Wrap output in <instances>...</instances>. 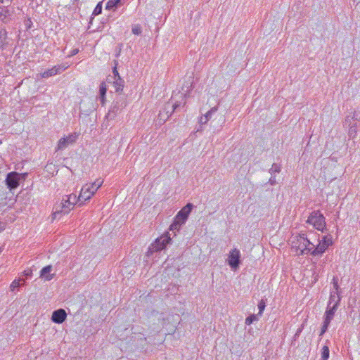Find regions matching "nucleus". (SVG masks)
<instances>
[{
	"instance_id": "nucleus-5",
	"label": "nucleus",
	"mask_w": 360,
	"mask_h": 360,
	"mask_svg": "<svg viewBox=\"0 0 360 360\" xmlns=\"http://www.w3.org/2000/svg\"><path fill=\"white\" fill-rule=\"evenodd\" d=\"M127 98L124 96H120L117 98L116 101H114L108 111V116L112 119L116 117L127 105Z\"/></svg>"
},
{
	"instance_id": "nucleus-6",
	"label": "nucleus",
	"mask_w": 360,
	"mask_h": 360,
	"mask_svg": "<svg viewBox=\"0 0 360 360\" xmlns=\"http://www.w3.org/2000/svg\"><path fill=\"white\" fill-rule=\"evenodd\" d=\"M79 134L76 132L68 134L67 136L60 138L56 147V151L63 150L69 146L74 144L77 140Z\"/></svg>"
},
{
	"instance_id": "nucleus-11",
	"label": "nucleus",
	"mask_w": 360,
	"mask_h": 360,
	"mask_svg": "<svg viewBox=\"0 0 360 360\" xmlns=\"http://www.w3.org/2000/svg\"><path fill=\"white\" fill-rule=\"evenodd\" d=\"M193 206L191 203H188L177 213L174 219L184 224L193 209Z\"/></svg>"
},
{
	"instance_id": "nucleus-13",
	"label": "nucleus",
	"mask_w": 360,
	"mask_h": 360,
	"mask_svg": "<svg viewBox=\"0 0 360 360\" xmlns=\"http://www.w3.org/2000/svg\"><path fill=\"white\" fill-rule=\"evenodd\" d=\"M67 318V313L63 309L55 310L52 313L51 320L56 323H62Z\"/></svg>"
},
{
	"instance_id": "nucleus-30",
	"label": "nucleus",
	"mask_w": 360,
	"mask_h": 360,
	"mask_svg": "<svg viewBox=\"0 0 360 360\" xmlns=\"http://www.w3.org/2000/svg\"><path fill=\"white\" fill-rule=\"evenodd\" d=\"M101 11H102V4L100 2L96 5V8H94L93 14L95 15H99L100 13H101Z\"/></svg>"
},
{
	"instance_id": "nucleus-28",
	"label": "nucleus",
	"mask_w": 360,
	"mask_h": 360,
	"mask_svg": "<svg viewBox=\"0 0 360 360\" xmlns=\"http://www.w3.org/2000/svg\"><path fill=\"white\" fill-rule=\"evenodd\" d=\"M103 181L101 179H96L94 183L90 184L94 191H97L98 189L102 186Z\"/></svg>"
},
{
	"instance_id": "nucleus-42",
	"label": "nucleus",
	"mask_w": 360,
	"mask_h": 360,
	"mask_svg": "<svg viewBox=\"0 0 360 360\" xmlns=\"http://www.w3.org/2000/svg\"><path fill=\"white\" fill-rule=\"evenodd\" d=\"M1 143V141L0 140V144Z\"/></svg>"
},
{
	"instance_id": "nucleus-39",
	"label": "nucleus",
	"mask_w": 360,
	"mask_h": 360,
	"mask_svg": "<svg viewBox=\"0 0 360 360\" xmlns=\"http://www.w3.org/2000/svg\"><path fill=\"white\" fill-rule=\"evenodd\" d=\"M269 181H270L271 184H272V185L275 184V179H274L271 178L269 179Z\"/></svg>"
},
{
	"instance_id": "nucleus-17",
	"label": "nucleus",
	"mask_w": 360,
	"mask_h": 360,
	"mask_svg": "<svg viewBox=\"0 0 360 360\" xmlns=\"http://www.w3.org/2000/svg\"><path fill=\"white\" fill-rule=\"evenodd\" d=\"M348 137L349 139L354 140L358 134V125L356 123H354L352 126L348 127Z\"/></svg>"
},
{
	"instance_id": "nucleus-26",
	"label": "nucleus",
	"mask_w": 360,
	"mask_h": 360,
	"mask_svg": "<svg viewBox=\"0 0 360 360\" xmlns=\"http://www.w3.org/2000/svg\"><path fill=\"white\" fill-rule=\"evenodd\" d=\"M119 3V0H109L106 4L105 8L108 10L112 9L114 7H116Z\"/></svg>"
},
{
	"instance_id": "nucleus-8",
	"label": "nucleus",
	"mask_w": 360,
	"mask_h": 360,
	"mask_svg": "<svg viewBox=\"0 0 360 360\" xmlns=\"http://www.w3.org/2000/svg\"><path fill=\"white\" fill-rule=\"evenodd\" d=\"M240 252L237 248H234L229 252L228 257V264L232 269H236L240 264Z\"/></svg>"
},
{
	"instance_id": "nucleus-22",
	"label": "nucleus",
	"mask_w": 360,
	"mask_h": 360,
	"mask_svg": "<svg viewBox=\"0 0 360 360\" xmlns=\"http://www.w3.org/2000/svg\"><path fill=\"white\" fill-rule=\"evenodd\" d=\"M7 34L5 30H0V48L6 44Z\"/></svg>"
},
{
	"instance_id": "nucleus-24",
	"label": "nucleus",
	"mask_w": 360,
	"mask_h": 360,
	"mask_svg": "<svg viewBox=\"0 0 360 360\" xmlns=\"http://www.w3.org/2000/svg\"><path fill=\"white\" fill-rule=\"evenodd\" d=\"M338 296L340 297L338 292L331 291L328 306H331L332 304H335Z\"/></svg>"
},
{
	"instance_id": "nucleus-3",
	"label": "nucleus",
	"mask_w": 360,
	"mask_h": 360,
	"mask_svg": "<svg viewBox=\"0 0 360 360\" xmlns=\"http://www.w3.org/2000/svg\"><path fill=\"white\" fill-rule=\"evenodd\" d=\"M307 223L311 224L316 229L322 232H323L326 226L325 217L319 210L314 211L310 214Z\"/></svg>"
},
{
	"instance_id": "nucleus-41",
	"label": "nucleus",
	"mask_w": 360,
	"mask_h": 360,
	"mask_svg": "<svg viewBox=\"0 0 360 360\" xmlns=\"http://www.w3.org/2000/svg\"><path fill=\"white\" fill-rule=\"evenodd\" d=\"M109 80H110V78H109V77H108V78H107V81H108V82H110Z\"/></svg>"
},
{
	"instance_id": "nucleus-36",
	"label": "nucleus",
	"mask_w": 360,
	"mask_h": 360,
	"mask_svg": "<svg viewBox=\"0 0 360 360\" xmlns=\"http://www.w3.org/2000/svg\"><path fill=\"white\" fill-rule=\"evenodd\" d=\"M13 0H0V4H2L4 6H8L11 4Z\"/></svg>"
},
{
	"instance_id": "nucleus-31",
	"label": "nucleus",
	"mask_w": 360,
	"mask_h": 360,
	"mask_svg": "<svg viewBox=\"0 0 360 360\" xmlns=\"http://www.w3.org/2000/svg\"><path fill=\"white\" fill-rule=\"evenodd\" d=\"M141 27L139 25H135L134 27H133L132 28V33L136 34V35H139L141 34Z\"/></svg>"
},
{
	"instance_id": "nucleus-35",
	"label": "nucleus",
	"mask_w": 360,
	"mask_h": 360,
	"mask_svg": "<svg viewBox=\"0 0 360 360\" xmlns=\"http://www.w3.org/2000/svg\"><path fill=\"white\" fill-rule=\"evenodd\" d=\"M23 274L25 276L27 277H30L32 276V269H26L23 271Z\"/></svg>"
},
{
	"instance_id": "nucleus-34",
	"label": "nucleus",
	"mask_w": 360,
	"mask_h": 360,
	"mask_svg": "<svg viewBox=\"0 0 360 360\" xmlns=\"http://www.w3.org/2000/svg\"><path fill=\"white\" fill-rule=\"evenodd\" d=\"M333 288H334V290H333V291L338 292V278H333Z\"/></svg>"
},
{
	"instance_id": "nucleus-10",
	"label": "nucleus",
	"mask_w": 360,
	"mask_h": 360,
	"mask_svg": "<svg viewBox=\"0 0 360 360\" xmlns=\"http://www.w3.org/2000/svg\"><path fill=\"white\" fill-rule=\"evenodd\" d=\"M67 68H68V65H65L63 64L57 65L53 66L52 68L44 71L40 75L42 78H49L50 77L60 74L63 71H64Z\"/></svg>"
},
{
	"instance_id": "nucleus-2",
	"label": "nucleus",
	"mask_w": 360,
	"mask_h": 360,
	"mask_svg": "<svg viewBox=\"0 0 360 360\" xmlns=\"http://www.w3.org/2000/svg\"><path fill=\"white\" fill-rule=\"evenodd\" d=\"M77 202L79 204L80 203L77 196L74 193L63 196L60 204L55 207V212H53L54 218H56V215L60 212L68 214L74 208V206Z\"/></svg>"
},
{
	"instance_id": "nucleus-18",
	"label": "nucleus",
	"mask_w": 360,
	"mask_h": 360,
	"mask_svg": "<svg viewBox=\"0 0 360 360\" xmlns=\"http://www.w3.org/2000/svg\"><path fill=\"white\" fill-rule=\"evenodd\" d=\"M107 85L105 82H103L99 88V94H100V100L101 101L102 105H104L105 103V94L107 91Z\"/></svg>"
},
{
	"instance_id": "nucleus-32",
	"label": "nucleus",
	"mask_w": 360,
	"mask_h": 360,
	"mask_svg": "<svg viewBox=\"0 0 360 360\" xmlns=\"http://www.w3.org/2000/svg\"><path fill=\"white\" fill-rule=\"evenodd\" d=\"M329 323L326 322V321H323V326H322V328H321V333H320V335H323L327 330L328 329V327L329 326Z\"/></svg>"
},
{
	"instance_id": "nucleus-16",
	"label": "nucleus",
	"mask_w": 360,
	"mask_h": 360,
	"mask_svg": "<svg viewBox=\"0 0 360 360\" xmlns=\"http://www.w3.org/2000/svg\"><path fill=\"white\" fill-rule=\"evenodd\" d=\"M112 85L116 92L121 93L124 86V81L120 77V76H118V77L113 79Z\"/></svg>"
},
{
	"instance_id": "nucleus-38",
	"label": "nucleus",
	"mask_w": 360,
	"mask_h": 360,
	"mask_svg": "<svg viewBox=\"0 0 360 360\" xmlns=\"http://www.w3.org/2000/svg\"><path fill=\"white\" fill-rule=\"evenodd\" d=\"M78 52H79V49H72L71 51L70 56H73L77 54Z\"/></svg>"
},
{
	"instance_id": "nucleus-7",
	"label": "nucleus",
	"mask_w": 360,
	"mask_h": 360,
	"mask_svg": "<svg viewBox=\"0 0 360 360\" xmlns=\"http://www.w3.org/2000/svg\"><path fill=\"white\" fill-rule=\"evenodd\" d=\"M96 191L94 190L92 186L89 184H86L82 186L80 191L79 196H77L79 201L80 202L79 205H82L83 202L89 200L91 196L96 193Z\"/></svg>"
},
{
	"instance_id": "nucleus-19",
	"label": "nucleus",
	"mask_w": 360,
	"mask_h": 360,
	"mask_svg": "<svg viewBox=\"0 0 360 360\" xmlns=\"http://www.w3.org/2000/svg\"><path fill=\"white\" fill-rule=\"evenodd\" d=\"M52 271V266L51 265L44 267L41 270L40 276L44 277L46 281H50L53 278V275H47Z\"/></svg>"
},
{
	"instance_id": "nucleus-9",
	"label": "nucleus",
	"mask_w": 360,
	"mask_h": 360,
	"mask_svg": "<svg viewBox=\"0 0 360 360\" xmlns=\"http://www.w3.org/2000/svg\"><path fill=\"white\" fill-rule=\"evenodd\" d=\"M20 175L18 172H12L7 174L6 184L8 188L11 191L19 186Z\"/></svg>"
},
{
	"instance_id": "nucleus-43",
	"label": "nucleus",
	"mask_w": 360,
	"mask_h": 360,
	"mask_svg": "<svg viewBox=\"0 0 360 360\" xmlns=\"http://www.w3.org/2000/svg\"><path fill=\"white\" fill-rule=\"evenodd\" d=\"M121 0H119V2H120Z\"/></svg>"
},
{
	"instance_id": "nucleus-23",
	"label": "nucleus",
	"mask_w": 360,
	"mask_h": 360,
	"mask_svg": "<svg viewBox=\"0 0 360 360\" xmlns=\"http://www.w3.org/2000/svg\"><path fill=\"white\" fill-rule=\"evenodd\" d=\"M183 224H181V222L174 219L173 223L170 225L169 229L170 231H178Z\"/></svg>"
},
{
	"instance_id": "nucleus-25",
	"label": "nucleus",
	"mask_w": 360,
	"mask_h": 360,
	"mask_svg": "<svg viewBox=\"0 0 360 360\" xmlns=\"http://www.w3.org/2000/svg\"><path fill=\"white\" fill-rule=\"evenodd\" d=\"M329 358V348L328 346H324L321 352V360H327Z\"/></svg>"
},
{
	"instance_id": "nucleus-33",
	"label": "nucleus",
	"mask_w": 360,
	"mask_h": 360,
	"mask_svg": "<svg viewBox=\"0 0 360 360\" xmlns=\"http://www.w3.org/2000/svg\"><path fill=\"white\" fill-rule=\"evenodd\" d=\"M265 308V304L263 302H261L258 304V309H259V315H261Z\"/></svg>"
},
{
	"instance_id": "nucleus-20",
	"label": "nucleus",
	"mask_w": 360,
	"mask_h": 360,
	"mask_svg": "<svg viewBox=\"0 0 360 360\" xmlns=\"http://www.w3.org/2000/svg\"><path fill=\"white\" fill-rule=\"evenodd\" d=\"M356 113L354 112H351L349 115H347L346 117H345V122H344V125L346 127H350V126H352L354 124L352 123V120H356Z\"/></svg>"
},
{
	"instance_id": "nucleus-37",
	"label": "nucleus",
	"mask_w": 360,
	"mask_h": 360,
	"mask_svg": "<svg viewBox=\"0 0 360 360\" xmlns=\"http://www.w3.org/2000/svg\"><path fill=\"white\" fill-rule=\"evenodd\" d=\"M112 72H113V75H114L113 79L115 78V77H118V76H120L116 67H114V68L112 70Z\"/></svg>"
},
{
	"instance_id": "nucleus-4",
	"label": "nucleus",
	"mask_w": 360,
	"mask_h": 360,
	"mask_svg": "<svg viewBox=\"0 0 360 360\" xmlns=\"http://www.w3.org/2000/svg\"><path fill=\"white\" fill-rule=\"evenodd\" d=\"M333 244L332 236H325L319 240L317 245L313 244V249L311 251V255L313 256H319L323 255L328 248Z\"/></svg>"
},
{
	"instance_id": "nucleus-14",
	"label": "nucleus",
	"mask_w": 360,
	"mask_h": 360,
	"mask_svg": "<svg viewBox=\"0 0 360 360\" xmlns=\"http://www.w3.org/2000/svg\"><path fill=\"white\" fill-rule=\"evenodd\" d=\"M170 240L171 238L168 236V234L162 236L155 240V243L153 245V249L155 251H160L163 250L167 244L169 243Z\"/></svg>"
},
{
	"instance_id": "nucleus-40",
	"label": "nucleus",
	"mask_w": 360,
	"mask_h": 360,
	"mask_svg": "<svg viewBox=\"0 0 360 360\" xmlns=\"http://www.w3.org/2000/svg\"><path fill=\"white\" fill-rule=\"evenodd\" d=\"M201 121H205V116L200 118L199 122L201 124Z\"/></svg>"
},
{
	"instance_id": "nucleus-27",
	"label": "nucleus",
	"mask_w": 360,
	"mask_h": 360,
	"mask_svg": "<svg viewBox=\"0 0 360 360\" xmlns=\"http://www.w3.org/2000/svg\"><path fill=\"white\" fill-rule=\"evenodd\" d=\"M258 321V317L257 315L255 314H252L249 316H248L246 319H245V324L246 325H250L252 324L253 322L255 321Z\"/></svg>"
},
{
	"instance_id": "nucleus-12",
	"label": "nucleus",
	"mask_w": 360,
	"mask_h": 360,
	"mask_svg": "<svg viewBox=\"0 0 360 360\" xmlns=\"http://www.w3.org/2000/svg\"><path fill=\"white\" fill-rule=\"evenodd\" d=\"M340 301V297L339 296L337 297V300L335 301V303L333 304L332 306H328L326 311L325 312L324 315V321L330 323L331 320H333L334 315L335 314V311H337V309L339 305V302Z\"/></svg>"
},
{
	"instance_id": "nucleus-29",
	"label": "nucleus",
	"mask_w": 360,
	"mask_h": 360,
	"mask_svg": "<svg viewBox=\"0 0 360 360\" xmlns=\"http://www.w3.org/2000/svg\"><path fill=\"white\" fill-rule=\"evenodd\" d=\"M20 281H22V280L21 279L14 280L10 285V290L11 291H14L17 288H18L20 286Z\"/></svg>"
},
{
	"instance_id": "nucleus-21",
	"label": "nucleus",
	"mask_w": 360,
	"mask_h": 360,
	"mask_svg": "<svg viewBox=\"0 0 360 360\" xmlns=\"http://www.w3.org/2000/svg\"><path fill=\"white\" fill-rule=\"evenodd\" d=\"M217 111V107L212 108L204 116H205V121H201V124H206L208 120L211 118L213 113L216 112Z\"/></svg>"
},
{
	"instance_id": "nucleus-15",
	"label": "nucleus",
	"mask_w": 360,
	"mask_h": 360,
	"mask_svg": "<svg viewBox=\"0 0 360 360\" xmlns=\"http://www.w3.org/2000/svg\"><path fill=\"white\" fill-rule=\"evenodd\" d=\"M189 85L187 86V89L186 90H184V88L182 89V92H178L175 96H178L179 98H181V101H176L174 103H172V112L174 110H175L177 108H179V106H181V105H185L186 104V101H185V96H186V94L188 91L189 90V88L191 86V84L189 83L188 84Z\"/></svg>"
},
{
	"instance_id": "nucleus-1",
	"label": "nucleus",
	"mask_w": 360,
	"mask_h": 360,
	"mask_svg": "<svg viewBox=\"0 0 360 360\" xmlns=\"http://www.w3.org/2000/svg\"><path fill=\"white\" fill-rule=\"evenodd\" d=\"M290 243L292 249L295 251L297 255L311 254L313 249V243L304 233L292 236L290 238Z\"/></svg>"
}]
</instances>
